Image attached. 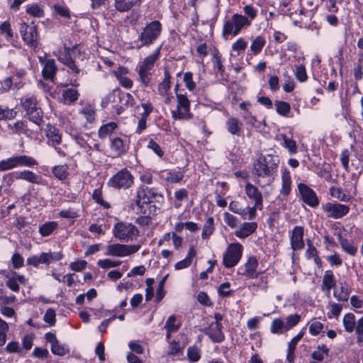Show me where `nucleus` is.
Returning a JSON list of instances; mask_svg holds the SVG:
<instances>
[{
    "label": "nucleus",
    "instance_id": "bf43d9fd",
    "mask_svg": "<svg viewBox=\"0 0 363 363\" xmlns=\"http://www.w3.org/2000/svg\"><path fill=\"white\" fill-rule=\"evenodd\" d=\"M294 74L296 79L301 82H304L308 79L306 70L303 65H300L296 67Z\"/></svg>",
    "mask_w": 363,
    "mask_h": 363
},
{
    "label": "nucleus",
    "instance_id": "bb28decb",
    "mask_svg": "<svg viewBox=\"0 0 363 363\" xmlns=\"http://www.w3.org/2000/svg\"><path fill=\"white\" fill-rule=\"evenodd\" d=\"M8 128L12 133L18 135L23 134L27 136H29L30 134L27 123L23 121H17L13 124H9Z\"/></svg>",
    "mask_w": 363,
    "mask_h": 363
},
{
    "label": "nucleus",
    "instance_id": "c756f323",
    "mask_svg": "<svg viewBox=\"0 0 363 363\" xmlns=\"http://www.w3.org/2000/svg\"><path fill=\"white\" fill-rule=\"evenodd\" d=\"M111 149L116 156H121L125 152V145L123 140L120 137H116L111 141Z\"/></svg>",
    "mask_w": 363,
    "mask_h": 363
},
{
    "label": "nucleus",
    "instance_id": "f3484780",
    "mask_svg": "<svg viewBox=\"0 0 363 363\" xmlns=\"http://www.w3.org/2000/svg\"><path fill=\"white\" fill-rule=\"evenodd\" d=\"M304 229L302 226H295L290 235V244L294 251L301 250L304 247L303 241Z\"/></svg>",
    "mask_w": 363,
    "mask_h": 363
},
{
    "label": "nucleus",
    "instance_id": "b1692460",
    "mask_svg": "<svg viewBox=\"0 0 363 363\" xmlns=\"http://www.w3.org/2000/svg\"><path fill=\"white\" fill-rule=\"evenodd\" d=\"M46 136L52 147L60 145L62 142V135L60 130L53 125H48Z\"/></svg>",
    "mask_w": 363,
    "mask_h": 363
},
{
    "label": "nucleus",
    "instance_id": "a19ab883",
    "mask_svg": "<svg viewBox=\"0 0 363 363\" xmlns=\"http://www.w3.org/2000/svg\"><path fill=\"white\" fill-rule=\"evenodd\" d=\"M282 140L281 145L288 150L290 155H294L296 152L297 147L296 143L291 138L287 137L286 135H280Z\"/></svg>",
    "mask_w": 363,
    "mask_h": 363
},
{
    "label": "nucleus",
    "instance_id": "37998d69",
    "mask_svg": "<svg viewBox=\"0 0 363 363\" xmlns=\"http://www.w3.org/2000/svg\"><path fill=\"white\" fill-rule=\"evenodd\" d=\"M329 349L325 345H318L317 350L313 352L311 357L316 360L321 362L325 357L328 356Z\"/></svg>",
    "mask_w": 363,
    "mask_h": 363
},
{
    "label": "nucleus",
    "instance_id": "338daca9",
    "mask_svg": "<svg viewBox=\"0 0 363 363\" xmlns=\"http://www.w3.org/2000/svg\"><path fill=\"white\" fill-rule=\"evenodd\" d=\"M34 335L26 334L22 337L23 349L26 351L30 350L33 345Z\"/></svg>",
    "mask_w": 363,
    "mask_h": 363
},
{
    "label": "nucleus",
    "instance_id": "dca6fc26",
    "mask_svg": "<svg viewBox=\"0 0 363 363\" xmlns=\"http://www.w3.org/2000/svg\"><path fill=\"white\" fill-rule=\"evenodd\" d=\"M14 176L16 179L18 180H25L26 182H28L32 184H40L41 183V177L36 174L35 173L29 171V170H24L19 172H13L11 173L6 177H4V179L6 178L9 179V181L12 182V177Z\"/></svg>",
    "mask_w": 363,
    "mask_h": 363
},
{
    "label": "nucleus",
    "instance_id": "f257e3e1",
    "mask_svg": "<svg viewBox=\"0 0 363 363\" xmlns=\"http://www.w3.org/2000/svg\"><path fill=\"white\" fill-rule=\"evenodd\" d=\"M279 164V157L277 155H260L253 163L252 174L257 184H260L261 178L274 179Z\"/></svg>",
    "mask_w": 363,
    "mask_h": 363
},
{
    "label": "nucleus",
    "instance_id": "ddd939ff",
    "mask_svg": "<svg viewBox=\"0 0 363 363\" xmlns=\"http://www.w3.org/2000/svg\"><path fill=\"white\" fill-rule=\"evenodd\" d=\"M19 31L23 41L31 48H36L38 41L37 26L33 23L28 24L23 22L20 24Z\"/></svg>",
    "mask_w": 363,
    "mask_h": 363
},
{
    "label": "nucleus",
    "instance_id": "7c9ffc66",
    "mask_svg": "<svg viewBox=\"0 0 363 363\" xmlns=\"http://www.w3.org/2000/svg\"><path fill=\"white\" fill-rule=\"evenodd\" d=\"M227 130L232 135H239L242 123L234 117L229 118L225 123Z\"/></svg>",
    "mask_w": 363,
    "mask_h": 363
},
{
    "label": "nucleus",
    "instance_id": "7ed1b4c3",
    "mask_svg": "<svg viewBox=\"0 0 363 363\" xmlns=\"http://www.w3.org/2000/svg\"><path fill=\"white\" fill-rule=\"evenodd\" d=\"M162 198V194L156 189L141 186L137 190L135 203L140 212L145 213V211H143L144 205H148L153 202H160Z\"/></svg>",
    "mask_w": 363,
    "mask_h": 363
},
{
    "label": "nucleus",
    "instance_id": "3c124183",
    "mask_svg": "<svg viewBox=\"0 0 363 363\" xmlns=\"http://www.w3.org/2000/svg\"><path fill=\"white\" fill-rule=\"evenodd\" d=\"M330 194L333 197L336 198L340 201H348L351 196L345 194L342 189L337 187L330 188Z\"/></svg>",
    "mask_w": 363,
    "mask_h": 363
},
{
    "label": "nucleus",
    "instance_id": "052dcab7",
    "mask_svg": "<svg viewBox=\"0 0 363 363\" xmlns=\"http://www.w3.org/2000/svg\"><path fill=\"white\" fill-rule=\"evenodd\" d=\"M300 320L301 316L298 314L291 315L288 316L286 318V323H284L286 326L285 328L287 330V331L289 330L296 325H297Z\"/></svg>",
    "mask_w": 363,
    "mask_h": 363
},
{
    "label": "nucleus",
    "instance_id": "2eb2a0df",
    "mask_svg": "<svg viewBox=\"0 0 363 363\" xmlns=\"http://www.w3.org/2000/svg\"><path fill=\"white\" fill-rule=\"evenodd\" d=\"M298 189L303 201L312 208L318 206L319 200L315 191L308 185L300 183L298 184Z\"/></svg>",
    "mask_w": 363,
    "mask_h": 363
},
{
    "label": "nucleus",
    "instance_id": "c9c22d12",
    "mask_svg": "<svg viewBox=\"0 0 363 363\" xmlns=\"http://www.w3.org/2000/svg\"><path fill=\"white\" fill-rule=\"evenodd\" d=\"M182 327V322L177 320V318L175 315H171L167 320L164 328L166 330H169L170 331H173L174 333L177 332L179 328Z\"/></svg>",
    "mask_w": 363,
    "mask_h": 363
},
{
    "label": "nucleus",
    "instance_id": "cd10ccee",
    "mask_svg": "<svg viewBox=\"0 0 363 363\" xmlns=\"http://www.w3.org/2000/svg\"><path fill=\"white\" fill-rule=\"evenodd\" d=\"M140 2V0H115V8L119 12H126Z\"/></svg>",
    "mask_w": 363,
    "mask_h": 363
},
{
    "label": "nucleus",
    "instance_id": "603ef678",
    "mask_svg": "<svg viewBox=\"0 0 363 363\" xmlns=\"http://www.w3.org/2000/svg\"><path fill=\"white\" fill-rule=\"evenodd\" d=\"M26 12L27 13L37 18H40L44 15L43 9L38 4L28 5L26 7Z\"/></svg>",
    "mask_w": 363,
    "mask_h": 363
},
{
    "label": "nucleus",
    "instance_id": "f704fd0d",
    "mask_svg": "<svg viewBox=\"0 0 363 363\" xmlns=\"http://www.w3.org/2000/svg\"><path fill=\"white\" fill-rule=\"evenodd\" d=\"M117 128V124L114 122H110L103 125L99 130L98 135L101 139H104L109 136Z\"/></svg>",
    "mask_w": 363,
    "mask_h": 363
},
{
    "label": "nucleus",
    "instance_id": "20e7f679",
    "mask_svg": "<svg viewBox=\"0 0 363 363\" xmlns=\"http://www.w3.org/2000/svg\"><path fill=\"white\" fill-rule=\"evenodd\" d=\"M160 50L161 47H159L153 54L145 57L138 65L139 81L145 87L148 86L150 84L152 77L151 70L153 69L154 65L160 55Z\"/></svg>",
    "mask_w": 363,
    "mask_h": 363
},
{
    "label": "nucleus",
    "instance_id": "a878e982",
    "mask_svg": "<svg viewBox=\"0 0 363 363\" xmlns=\"http://www.w3.org/2000/svg\"><path fill=\"white\" fill-rule=\"evenodd\" d=\"M258 266L257 259L255 257H250L245 265V272L242 273V275L247 276L249 278H256L257 276V268Z\"/></svg>",
    "mask_w": 363,
    "mask_h": 363
},
{
    "label": "nucleus",
    "instance_id": "6e6d98bb",
    "mask_svg": "<svg viewBox=\"0 0 363 363\" xmlns=\"http://www.w3.org/2000/svg\"><path fill=\"white\" fill-rule=\"evenodd\" d=\"M274 104L276 111L279 115L285 116L291 110L290 104L287 102L276 101Z\"/></svg>",
    "mask_w": 363,
    "mask_h": 363
},
{
    "label": "nucleus",
    "instance_id": "4be33fe9",
    "mask_svg": "<svg viewBox=\"0 0 363 363\" xmlns=\"http://www.w3.org/2000/svg\"><path fill=\"white\" fill-rule=\"evenodd\" d=\"M57 67L53 59H49L44 63L42 70L43 77L45 79H50L54 82L55 74L57 73Z\"/></svg>",
    "mask_w": 363,
    "mask_h": 363
},
{
    "label": "nucleus",
    "instance_id": "a211bd4d",
    "mask_svg": "<svg viewBox=\"0 0 363 363\" xmlns=\"http://www.w3.org/2000/svg\"><path fill=\"white\" fill-rule=\"evenodd\" d=\"M222 329V324L211 323L208 328L203 330V333L205 335H208L213 342H221L225 339Z\"/></svg>",
    "mask_w": 363,
    "mask_h": 363
},
{
    "label": "nucleus",
    "instance_id": "423d86ee",
    "mask_svg": "<svg viewBox=\"0 0 363 363\" xmlns=\"http://www.w3.org/2000/svg\"><path fill=\"white\" fill-rule=\"evenodd\" d=\"M162 32V24L158 21H153L147 23L140 33L138 40L140 45L138 48L143 46H150L160 37Z\"/></svg>",
    "mask_w": 363,
    "mask_h": 363
},
{
    "label": "nucleus",
    "instance_id": "58836bf2",
    "mask_svg": "<svg viewBox=\"0 0 363 363\" xmlns=\"http://www.w3.org/2000/svg\"><path fill=\"white\" fill-rule=\"evenodd\" d=\"M170 79L171 76L169 73L165 71L164 77L162 82L158 85V92L162 96H166L170 89Z\"/></svg>",
    "mask_w": 363,
    "mask_h": 363
},
{
    "label": "nucleus",
    "instance_id": "9b49d317",
    "mask_svg": "<svg viewBox=\"0 0 363 363\" xmlns=\"http://www.w3.org/2000/svg\"><path fill=\"white\" fill-rule=\"evenodd\" d=\"M242 245L238 242L230 244L223 255V265L226 268H231L235 266L242 257Z\"/></svg>",
    "mask_w": 363,
    "mask_h": 363
},
{
    "label": "nucleus",
    "instance_id": "412c9836",
    "mask_svg": "<svg viewBox=\"0 0 363 363\" xmlns=\"http://www.w3.org/2000/svg\"><path fill=\"white\" fill-rule=\"evenodd\" d=\"M257 228V224L255 222L243 223L235 230L236 237L243 239L252 235Z\"/></svg>",
    "mask_w": 363,
    "mask_h": 363
},
{
    "label": "nucleus",
    "instance_id": "f8f14e48",
    "mask_svg": "<svg viewBox=\"0 0 363 363\" xmlns=\"http://www.w3.org/2000/svg\"><path fill=\"white\" fill-rule=\"evenodd\" d=\"M140 248V245L111 244L106 247V255L108 256L123 257L137 252Z\"/></svg>",
    "mask_w": 363,
    "mask_h": 363
},
{
    "label": "nucleus",
    "instance_id": "a18cd8bd",
    "mask_svg": "<svg viewBox=\"0 0 363 363\" xmlns=\"http://www.w3.org/2000/svg\"><path fill=\"white\" fill-rule=\"evenodd\" d=\"M339 242L342 250L347 254L354 256L357 253V247H354L352 243L348 241L347 239H344L340 235H339Z\"/></svg>",
    "mask_w": 363,
    "mask_h": 363
},
{
    "label": "nucleus",
    "instance_id": "e433bc0d",
    "mask_svg": "<svg viewBox=\"0 0 363 363\" xmlns=\"http://www.w3.org/2000/svg\"><path fill=\"white\" fill-rule=\"evenodd\" d=\"M62 258L60 252H43L40 255V261L43 264H50L53 261H58Z\"/></svg>",
    "mask_w": 363,
    "mask_h": 363
},
{
    "label": "nucleus",
    "instance_id": "473e14b6",
    "mask_svg": "<svg viewBox=\"0 0 363 363\" xmlns=\"http://www.w3.org/2000/svg\"><path fill=\"white\" fill-rule=\"evenodd\" d=\"M79 114L82 115L87 123H92L95 121L96 111L90 104L85 105L80 111Z\"/></svg>",
    "mask_w": 363,
    "mask_h": 363
},
{
    "label": "nucleus",
    "instance_id": "680f3d73",
    "mask_svg": "<svg viewBox=\"0 0 363 363\" xmlns=\"http://www.w3.org/2000/svg\"><path fill=\"white\" fill-rule=\"evenodd\" d=\"M183 347L180 346L179 341L173 340L169 342L168 354L177 355L182 351Z\"/></svg>",
    "mask_w": 363,
    "mask_h": 363
},
{
    "label": "nucleus",
    "instance_id": "0eeeda50",
    "mask_svg": "<svg viewBox=\"0 0 363 363\" xmlns=\"http://www.w3.org/2000/svg\"><path fill=\"white\" fill-rule=\"evenodd\" d=\"M38 164L32 157L22 155H17L0 161V172H6L18 167H32Z\"/></svg>",
    "mask_w": 363,
    "mask_h": 363
},
{
    "label": "nucleus",
    "instance_id": "5fc2aeb1",
    "mask_svg": "<svg viewBox=\"0 0 363 363\" xmlns=\"http://www.w3.org/2000/svg\"><path fill=\"white\" fill-rule=\"evenodd\" d=\"M213 64L214 68L217 69L218 72L223 76L225 72V69L221 62V55L218 50H215L213 52Z\"/></svg>",
    "mask_w": 363,
    "mask_h": 363
},
{
    "label": "nucleus",
    "instance_id": "79ce46f5",
    "mask_svg": "<svg viewBox=\"0 0 363 363\" xmlns=\"http://www.w3.org/2000/svg\"><path fill=\"white\" fill-rule=\"evenodd\" d=\"M285 327L284 322L282 319L275 318L271 323L270 331L273 334H282L287 331Z\"/></svg>",
    "mask_w": 363,
    "mask_h": 363
},
{
    "label": "nucleus",
    "instance_id": "c85d7f7f",
    "mask_svg": "<svg viewBox=\"0 0 363 363\" xmlns=\"http://www.w3.org/2000/svg\"><path fill=\"white\" fill-rule=\"evenodd\" d=\"M333 296L339 301H347L349 298L350 293L345 282H340L339 287L335 289L333 291Z\"/></svg>",
    "mask_w": 363,
    "mask_h": 363
},
{
    "label": "nucleus",
    "instance_id": "72a5a7b5",
    "mask_svg": "<svg viewBox=\"0 0 363 363\" xmlns=\"http://www.w3.org/2000/svg\"><path fill=\"white\" fill-rule=\"evenodd\" d=\"M62 96L64 104L69 105L78 99L79 94L74 89H67L63 91Z\"/></svg>",
    "mask_w": 363,
    "mask_h": 363
},
{
    "label": "nucleus",
    "instance_id": "ea45409f",
    "mask_svg": "<svg viewBox=\"0 0 363 363\" xmlns=\"http://www.w3.org/2000/svg\"><path fill=\"white\" fill-rule=\"evenodd\" d=\"M52 172L57 179L63 181L67 178L68 166L66 164L55 166L52 169Z\"/></svg>",
    "mask_w": 363,
    "mask_h": 363
},
{
    "label": "nucleus",
    "instance_id": "f03ea898",
    "mask_svg": "<svg viewBox=\"0 0 363 363\" xmlns=\"http://www.w3.org/2000/svg\"><path fill=\"white\" fill-rule=\"evenodd\" d=\"M20 103L28 119L38 126H41L43 123V112L37 98L34 96H26L21 99Z\"/></svg>",
    "mask_w": 363,
    "mask_h": 363
},
{
    "label": "nucleus",
    "instance_id": "13d9d810",
    "mask_svg": "<svg viewBox=\"0 0 363 363\" xmlns=\"http://www.w3.org/2000/svg\"><path fill=\"white\" fill-rule=\"evenodd\" d=\"M121 264V261L119 260H111L110 259H99L97 262V265L102 269H110L116 267Z\"/></svg>",
    "mask_w": 363,
    "mask_h": 363
},
{
    "label": "nucleus",
    "instance_id": "09e8293b",
    "mask_svg": "<svg viewBox=\"0 0 363 363\" xmlns=\"http://www.w3.org/2000/svg\"><path fill=\"white\" fill-rule=\"evenodd\" d=\"M17 112L7 106H0V121L11 120L16 118Z\"/></svg>",
    "mask_w": 363,
    "mask_h": 363
},
{
    "label": "nucleus",
    "instance_id": "0e129e2a",
    "mask_svg": "<svg viewBox=\"0 0 363 363\" xmlns=\"http://www.w3.org/2000/svg\"><path fill=\"white\" fill-rule=\"evenodd\" d=\"M323 328L324 325L322 323L315 320L310 324L308 330L312 335L316 336L320 334Z\"/></svg>",
    "mask_w": 363,
    "mask_h": 363
},
{
    "label": "nucleus",
    "instance_id": "4c0bfd02",
    "mask_svg": "<svg viewBox=\"0 0 363 363\" xmlns=\"http://www.w3.org/2000/svg\"><path fill=\"white\" fill-rule=\"evenodd\" d=\"M121 91L116 89L109 93L102 101L103 107L106 108L108 104L121 103Z\"/></svg>",
    "mask_w": 363,
    "mask_h": 363
},
{
    "label": "nucleus",
    "instance_id": "774afa93",
    "mask_svg": "<svg viewBox=\"0 0 363 363\" xmlns=\"http://www.w3.org/2000/svg\"><path fill=\"white\" fill-rule=\"evenodd\" d=\"M5 351L7 353H21L22 348L20 347L19 343L16 341L9 342L5 347Z\"/></svg>",
    "mask_w": 363,
    "mask_h": 363
},
{
    "label": "nucleus",
    "instance_id": "6e6552de",
    "mask_svg": "<svg viewBox=\"0 0 363 363\" xmlns=\"http://www.w3.org/2000/svg\"><path fill=\"white\" fill-rule=\"evenodd\" d=\"M113 235L119 240L128 242L138 236L139 231L133 224L125 222H118L113 230Z\"/></svg>",
    "mask_w": 363,
    "mask_h": 363
},
{
    "label": "nucleus",
    "instance_id": "9d476101",
    "mask_svg": "<svg viewBox=\"0 0 363 363\" xmlns=\"http://www.w3.org/2000/svg\"><path fill=\"white\" fill-rule=\"evenodd\" d=\"M177 108L172 111V117L174 120H186L192 118L190 112V101L186 95L176 94Z\"/></svg>",
    "mask_w": 363,
    "mask_h": 363
},
{
    "label": "nucleus",
    "instance_id": "8fccbe9b",
    "mask_svg": "<svg viewBox=\"0 0 363 363\" xmlns=\"http://www.w3.org/2000/svg\"><path fill=\"white\" fill-rule=\"evenodd\" d=\"M57 223L55 222H48L44 223L39 228V233L43 237L48 236L52 233V232L57 228Z\"/></svg>",
    "mask_w": 363,
    "mask_h": 363
},
{
    "label": "nucleus",
    "instance_id": "393cba45",
    "mask_svg": "<svg viewBox=\"0 0 363 363\" xmlns=\"http://www.w3.org/2000/svg\"><path fill=\"white\" fill-rule=\"evenodd\" d=\"M291 178L289 170L285 169L281 172V187L280 189V194L287 196L291 190Z\"/></svg>",
    "mask_w": 363,
    "mask_h": 363
},
{
    "label": "nucleus",
    "instance_id": "4468645a",
    "mask_svg": "<svg viewBox=\"0 0 363 363\" xmlns=\"http://www.w3.org/2000/svg\"><path fill=\"white\" fill-rule=\"evenodd\" d=\"M323 211L327 216L334 219H340L346 216L350 211V207L341 203H326L323 205Z\"/></svg>",
    "mask_w": 363,
    "mask_h": 363
},
{
    "label": "nucleus",
    "instance_id": "5701e85b",
    "mask_svg": "<svg viewBox=\"0 0 363 363\" xmlns=\"http://www.w3.org/2000/svg\"><path fill=\"white\" fill-rule=\"evenodd\" d=\"M335 284L336 281L333 272L330 270L325 271L322 281V291L325 292L327 296H329L330 290L335 286Z\"/></svg>",
    "mask_w": 363,
    "mask_h": 363
},
{
    "label": "nucleus",
    "instance_id": "e2e57ef3",
    "mask_svg": "<svg viewBox=\"0 0 363 363\" xmlns=\"http://www.w3.org/2000/svg\"><path fill=\"white\" fill-rule=\"evenodd\" d=\"M92 198L96 203H98L105 208H110V204L108 202L104 201L102 198V192L100 189H95L94 191Z\"/></svg>",
    "mask_w": 363,
    "mask_h": 363
},
{
    "label": "nucleus",
    "instance_id": "4d7b16f0",
    "mask_svg": "<svg viewBox=\"0 0 363 363\" xmlns=\"http://www.w3.org/2000/svg\"><path fill=\"white\" fill-rule=\"evenodd\" d=\"M218 294L219 296L226 298L232 296L233 291L230 289V283L227 281L221 284L218 287Z\"/></svg>",
    "mask_w": 363,
    "mask_h": 363
},
{
    "label": "nucleus",
    "instance_id": "49530a36",
    "mask_svg": "<svg viewBox=\"0 0 363 363\" xmlns=\"http://www.w3.org/2000/svg\"><path fill=\"white\" fill-rule=\"evenodd\" d=\"M50 350L52 354L59 356H63L69 352L67 345L61 344L59 341L51 345Z\"/></svg>",
    "mask_w": 363,
    "mask_h": 363
},
{
    "label": "nucleus",
    "instance_id": "864d4df0",
    "mask_svg": "<svg viewBox=\"0 0 363 363\" xmlns=\"http://www.w3.org/2000/svg\"><path fill=\"white\" fill-rule=\"evenodd\" d=\"M213 218L212 217L208 218L206 222L205 223L203 228V231L201 233V237L203 239H207L213 232Z\"/></svg>",
    "mask_w": 363,
    "mask_h": 363
},
{
    "label": "nucleus",
    "instance_id": "2f4dec72",
    "mask_svg": "<svg viewBox=\"0 0 363 363\" xmlns=\"http://www.w3.org/2000/svg\"><path fill=\"white\" fill-rule=\"evenodd\" d=\"M266 44L265 38L262 35L257 36L251 43L250 45V51L255 55H257L261 52L262 48L264 47Z\"/></svg>",
    "mask_w": 363,
    "mask_h": 363
},
{
    "label": "nucleus",
    "instance_id": "c03bdc74",
    "mask_svg": "<svg viewBox=\"0 0 363 363\" xmlns=\"http://www.w3.org/2000/svg\"><path fill=\"white\" fill-rule=\"evenodd\" d=\"M186 355L190 362H197L201 359V350L196 345L188 347Z\"/></svg>",
    "mask_w": 363,
    "mask_h": 363
},
{
    "label": "nucleus",
    "instance_id": "aec40b11",
    "mask_svg": "<svg viewBox=\"0 0 363 363\" xmlns=\"http://www.w3.org/2000/svg\"><path fill=\"white\" fill-rule=\"evenodd\" d=\"M245 191L248 198L254 200L257 206H262L263 198L262 193L255 186L250 182H247L245 186Z\"/></svg>",
    "mask_w": 363,
    "mask_h": 363
},
{
    "label": "nucleus",
    "instance_id": "69168bd1",
    "mask_svg": "<svg viewBox=\"0 0 363 363\" xmlns=\"http://www.w3.org/2000/svg\"><path fill=\"white\" fill-rule=\"evenodd\" d=\"M121 104L126 106H133L135 104V99L129 93L121 91Z\"/></svg>",
    "mask_w": 363,
    "mask_h": 363
},
{
    "label": "nucleus",
    "instance_id": "de8ad7c7",
    "mask_svg": "<svg viewBox=\"0 0 363 363\" xmlns=\"http://www.w3.org/2000/svg\"><path fill=\"white\" fill-rule=\"evenodd\" d=\"M342 322L347 332L352 333L354 330L355 325V316L353 313H350L345 315Z\"/></svg>",
    "mask_w": 363,
    "mask_h": 363
},
{
    "label": "nucleus",
    "instance_id": "6ab92c4d",
    "mask_svg": "<svg viewBox=\"0 0 363 363\" xmlns=\"http://www.w3.org/2000/svg\"><path fill=\"white\" fill-rule=\"evenodd\" d=\"M58 60L67 67H69L74 74L79 73V69L75 65L74 61L70 55L69 48H65L64 50L60 51L58 55Z\"/></svg>",
    "mask_w": 363,
    "mask_h": 363
},
{
    "label": "nucleus",
    "instance_id": "1a4fd4ad",
    "mask_svg": "<svg viewBox=\"0 0 363 363\" xmlns=\"http://www.w3.org/2000/svg\"><path fill=\"white\" fill-rule=\"evenodd\" d=\"M134 182V177L125 168L120 170L114 174L108 182V185L117 189H127Z\"/></svg>",
    "mask_w": 363,
    "mask_h": 363
},
{
    "label": "nucleus",
    "instance_id": "39448f33",
    "mask_svg": "<svg viewBox=\"0 0 363 363\" xmlns=\"http://www.w3.org/2000/svg\"><path fill=\"white\" fill-rule=\"evenodd\" d=\"M251 25V21L245 16L238 13L233 15L232 18L226 21L223 27L222 35L225 37L229 35H237L241 30Z\"/></svg>",
    "mask_w": 363,
    "mask_h": 363
}]
</instances>
